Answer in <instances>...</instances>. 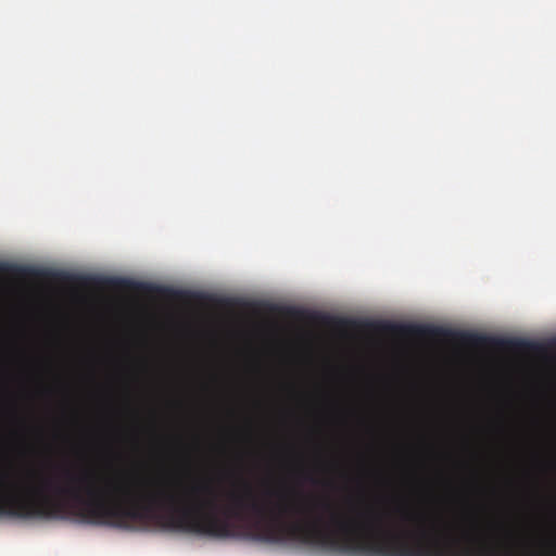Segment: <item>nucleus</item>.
Returning <instances> with one entry per match:
<instances>
[{
  "instance_id": "f257e3e1",
  "label": "nucleus",
  "mask_w": 556,
  "mask_h": 556,
  "mask_svg": "<svg viewBox=\"0 0 556 556\" xmlns=\"http://www.w3.org/2000/svg\"><path fill=\"white\" fill-rule=\"evenodd\" d=\"M382 332L422 338H447L470 346H493L515 351H532L536 344L525 339H505L469 331H453L442 327L380 321L371 325Z\"/></svg>"
},
{
  "instance_id": "f03ea898",
  "label": "nucleus",
  "mask_w": 556,
  "mask_h": 556,
  "mask_svg": "<svg viewBox=\"0 0 556 556\" xmlns=\"http://www.w3.org/2000/svg\"><path fill=\"white\" fill-rule=\"evenodd\" d=\"M103 285L113 288H130L132 282L125 278H106L103 281Z\"/></svg>"
},
{
  "instance_id": "7ed1b4c3",
  "label": "nucleus",
  "mask_w": 556,
  "mask_h": 556,
  "mask_svg": "<svg viewBox=\"0 0 556 556\" xmlns=\"http://www.w3.org/2000/svg\"><path fill=\"white\" fill-rule=\"evenodd\" d=\"M9 266L7 264L0 263V271H7Z\"/></svg>"
},
{
  "instance_id": "20e7f679",
  "label": "nucleus",
  "mask_w": 556,
  "mask_h": 556,
  "mask_svg": "<svg viewBox=\"0 0 556 556\" xmlns=\"http://www.w3.org/2000/svg\"><path fill=\"white\" fill-rule=\"evenodd\" d=\"M18 271H21V273H25V271H26V269H25V268H18Z\"/></svg>"
}]
</instances>
